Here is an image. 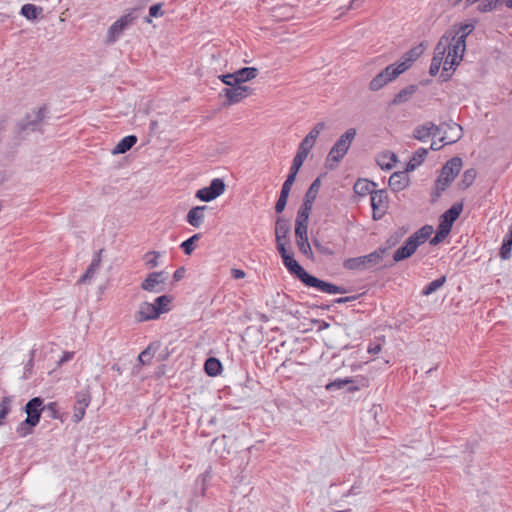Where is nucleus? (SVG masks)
<instances>
[{
	"instance_id": "nucleus-2",
	"label": "nucleus",
	"mask_w": 512,
	"mask_h": 512,
	"mask_svg": "<svg viewBox=\"0 0 512 512\" xmlns=\"http://www.w3.org/2000/svg\"><path fill=\"white\" fill-rule=\"evenodd\" d=\"M433 227L431 225H424L416 232H414L405 243L399 247L393 254L394 262H400L411 257L418 247L424 244L432 235Z\"/></svg>"
},
{
	"instance_id": "nucleus-29",
	"label": "nucleus",
	"mask_w": 512,
	"mask_h": 512,
	"mask_svg": "<svg viewBox=\"0 0 512 512\" xmlns=\"http://www.w3.org/2000/svg\"><path fill=\"white\" fill-rule=\"evenodd\" d=\"M138 320H155L159 317L153 303L143 302L138 311Z\"/></svg>"
},
{
	"instance_id": "nucleus-48",
	"label": "nucleus",
	"mask_w": 512,
	"mask_h": 512,
	"mask_svg": "<svg viewBox=\"0 0 512 512\" xmlns=\"http://www.w3.org/2000/svg\"><path fill=\"white\" fill-rule=\"evenodd\" d=\"M200 237V234H194L193 236H191L190 238L181 243L180 247L186 255H190L194 251V242L199 240Z\"/></svg>"
},
{
	"instance_id": "nucleus-64",
	"label": "nucleus",
	"mask_w": 512,
	"mask_h": 512,
	"mask_svg": "<svg viewBox=\"0 0 512 512\" xmlns=\"http://www.w3.org/2000/svg\"><path fill=\"white\" fill-rule=\"evenodd\" d=\"M232 276L235 279H242V278L245 277V272L243 270H240V269H233L232 270Z\"/></svg>"
},
{
	"instance_id": "nucleus-23",
	"label": "nucleus",
	"mask_w": 512,
	"mask_h": 512,
	"mask_svg": "<svg viewBox=\"0 0 512 512\" xmlns=\"http://www.w3.org/2000/svg\"><path fill=\"white\" fill-rule=\"evenodd\" d=\"M321 187V180L320 178H316L308 188L301 207H306V209L312 210L313 203L319 193Z\"/></svg>"
},
{
	"instance_id": "nucleus-56",
	"label": "nucleus",
	"mask_w": 512,
	"mask_h": 512,
	"mask_svg": "<svg viewBox=\"0 0 512 512\" xmlns=\"http://www.w3.org/2000/svg\"><path fill=\"white\" fill-rule=\"evenodd\" d=\"M296 176L297 175L289 172L285 182L282 185L281 192L286 193V194L290 193L292 185L295 182Z\"/></svg>"
},
{
	"instance_id": "nucleus-17",
	"label": "nucleus",
	"mask_w": 512,
	"mask_h": 512,
	"mask_svg": "<svg viewBox=\"0 0 512 512\" xmlns=\"http://www.w3.org/2000/svg\"><path fill=\"white\" fill-rule=\"evenodd\" d=\"M442 130L443 126H437L432 122H427L423 125L417 126L413 132V136L419 141H425L430 136H440Z\"/></svg>"
},
{
	"instance_id": "nucleus-46",
	"label": "nucleus",
	"mask_w": 512,
	"mask_h": 512,
	"mask_svg": "<svg viewBox=\"0 0 512 512\" xmlns=\"http://www.w3.org/2000/svg\"><path fill=\"white\" fill-rule=\"evenodd\" d=\"M344 268L348 270H356V269H363L365 268L364 260L361 257L357 258H349L344 261L343 263Z\"/></svg>"
},
{
	"instance_id": "nucleus-50",
	"label": "nucleus",
	"mask_w": 512,
	"mask_h": 512,
	"mask_svg": "<svg viewBox=\"0 0 512 512\" xmlns=\"http://www.w3.org/2000/svg\"><path fill=\"white\" fill-rule=\"evenodd\" d=\"M314 144L315 142L313 140L305 136L300 142L297 152L307 157L311 149L314 147Z\"/></svg>"
},
{
	"instance_id": "nucleus-54",
	"label": "nucleus",
	"mask_w": 512,
	"mask_h": 512,
	"mask_svg": "<svg viewBox=\"0 0 512 512\" xmlns=\"http://www.w3.org/2000/svg\"><path fill=\"white\" fill-rule=\"evenodd\" d=\"M288 197H289V194L280 192V196L275 205V211L277 213H282L284 211L286 204H287Z\"/></svg>"
},
{
	"instance_id": "nucleus-52",
	"label": "nucleus",
	"mask_w": 512,
	"mask_h": 512,
	"mask_svg": "<svg viewBox=\"0 0 512 512\" xmlns=\"http://www.w3.org/2000/svg\"><path fill=\"white\" fill-rule=\"evenodd\" d=\"M325 128L326 125L324 122H318L306 136L316 142V139Z\"/></svg>"
},
{
	"instance_id": "nucleus-35",
	"label": "nucleus",
	"mask_w": 512,
	"mask_h": 512,
	"mask_svg": "<svg viewBox=\"0 0 512 512\" xmlns=\"http://www.w3.org/2000/svg\"><path fill=\"white\" fill-rule=\"evenodd\" d=\"M428 150L426 148H419L413 155L412 159L407 164V171L414 170L419 166L426 158Z\"/></svg>"
},
{
	"instance_id": "nucleus-18",
	"label": "nucleus",
	"mask_w": 512,
	"mask_h": 512,
	"mask_svg": "<svg viewBox=\"0 0 512 512\" xmlns=\"http://www.w3.org/2000/svg\"><path fill=\"white\" fill-rule=\"evenodd\" d=\"M440 141L444 144H452L457 142L462 136V128L457 123L443 124Z\"/></svg>"
},
{
	"instance_id": "nucleus-21",
	"label": "nucleus",
	"mask_w": 512,
	"mask_h": 512,
	"mask_svg": "<svg viewBox=\"0 0 512 512\" xmlns=\"http://www.w3.org/2000/svg\"><path fill=\"white\" fill-rule=\"evenodd\" d=\"M206 209H207V206H205V205L204 206H195V207L191 208L186 216L187 222L195 228L200 227L204 222V218H205L204 212Z\"/></svg>"
},
{
	"instance_id": "nucleus-59",
	"label": "nucleus",
	"mask_w": 512,
	"mask_h": 512,
	"mask_svg": "<svg viewBox=\"0 0 512 512\" xmlns=\"http://www.w3.org/2000/svg\"><path fill=\"white\" fill-rule=\"evenodd\" d=\"M161 4H154L152 5L150 8H149V15L151 17H159L161 16L163 13L161 11Z\"/></svg>"
},
{
	"instance_id": "nucleus-12",
	"label": "nucleus",
	"mask_w": 512,
	"mask_h": 512,
	"mask_svg": "<svg viewBox=\"0 0 512 512\" xmlns=\"http://www.w3.org/2000/svg\"><path fill=\"white\" fill-rule=\"evenodd\" d=\"M303 283L308 287H314L327 294L346 293V290L344 288L320 280L317 277L312 276L310 274L305 276V280L303 281Z\"/></svg>"
},
{
	"instance_id": "nucleus-1",
	"label": "nucleus",
	"mask_w": 512,
	"mask_h": 512,
	"mask_svg": "<svg viewBox=\"0 0 512 512\" xmlns=\"http://www.w3.org/2000/svg\"><path fill=\"white\" fill-rule=\"evenodd\" d=\"M465 52V35L449 37L443 35L438 41L432 60L443 65L441 77L444 81L451 77L449 70L454 71L463 59Z\"/></svg>"
},
{
	"instance_id": "nucleus-6",
	"label": "nucleus",
	"mask_w": 512,
	"mask_h": 512,
	"mask_svg": "<svg viewBox=\"0 0 512 512\" xmlns=\"http://www.w3.org/2000/svg\"><path fill=\"white\" fill-rule=\"evenodd\" d=\"M403 73V68H398V66L394 64L388 65L385 69L379 72L369 83V89L371 91H379L385 85L395 80L400 74Z\"/></svg>"
},
{
	"instance_id": "nucleus-32",
	"label": "nucleus",
	"mask_w": 512,
	"mask_h": 512,
	"mask_svg": "<svg viewBox=\"0 0 512 512\" xmlns=\"http://www.w3.org/2000/svg\"><path fill=\"white\" fill-rule=\"evenodd\" d=\"M416 91V86L410 85L400 90L393 98L392 104L399 105L408 101Z\"/></svg>"
},
{
	"instance_id": "nucleus-40",
	"label": "nucleus",
	"mask_w": 512,
	"mask_h": 512,
	"mask_svg": "<svg viewBox=\"0 0 512 512\" xmlns=\"http://www.w3.org/2000/svg\"><path fill=\"white\" fill-rule=\"evenodd\" d=\"M37 426L33 422H29V419H25L20 422L16 428V433L19 437L24 438L33 433V428Z\"/></svg>"
},
{
	"instance_id": "nucleus-37",
	"label": "nucleus",
	"mask_w": 512,
	"mask_h": 512,
	"mask_svg": "<svg viewBox=\"0 0 512 512\" xmlns=\"http://www.w3.org/2000/svg\"><path fill=\"white\" fill-rule=\"evenodd\" d=\"M172 301V298L168 295H162L155 299L154 301V307L157 310V314L160 316L161 314L168 312L170 310V303Z\"/></svg>"
},
{
	"instance_id": "nucleus-3",
	"label": "nucleus",
	"mask_w": 512,
	"mask_h": 512,
	"mask_svg": "<svg viewBox=\"0 0 512 512\" xmlns=\"http://www.w3.org/2000/svg\"><path fill=\"white\" fill-rule=\"evenodd\" d=\"M355 137H356V129L349 128L338 138V140L334 143V145L330 149L327 159H326V164L329 169L336 168L338 163L347 154Z\"/></svg>"
},
{
	"instance_id": "nucleus-63",
	"label": "nucleus",
	"mask_w": 512,
	"mask_h": 512,
	"mask_svg": "<svg viewBox=\"0 0 512 512\" xmlns=\"http://www.w3.org/2000/svg\"><path fill=\"white\" fill-rule=\"evenodd\" d=\"M73 356H74V352H69V351L64 352L62 357L58 361V364L61 365L65 362L70 361L73 358Z\"/></svg>"
},
{
	"instance_id": "nucleus-45",
	"label": "nucleus",
	"mask_w": 512,
	"mask_h": 512,
	"mask_svg": "<svg viewBox=\"0 0 512 512\" xmlns=\"http://www.w3.org/2000/svg\"><path fill=\"white\" fill-rule=\"evenodd\" d=\"M161 257V253L158 251H149L144 255V260L146 266L149 268H155L159 265V258Z\"/></svg>"
},
{
	"instance_id": "nucleus-8",
	"label": "nucleus",
	"mask_w": 512,
	"mask_h": 512,
	"mask_svg": "<svg viewBox=\"0 0 512 512\" xmlns=\"http://www.w3.org/2000/svg\"><path fill=\"white\" fill-rule=\"evenodd\" d=\"M373 219H381L388 209V196L386 190H375L370 196Z\"/></svg>"
},
{
	"instance_id": "nucleus-11",
	"label": "nucleus",
	"mask_w": 512,
	"mask_h": 512,
	"mask_svg": "<svg viewBox=\"0 0 512 512\" xmlns=\"http://www.w3.org/2000/svg\"><path fill=\"white\" fill-rule=\"evenodd\" d=\"M291 230L290 223L287 219L283 217H278L275 223V240L277 250L282 248H286V245L289 243V233Z\"/></svg>"
},
{
	"instance_id": "nucleus-60",
	"label": "nucleus",
	"mask_w": 512,
	"mask_h": 512,
	"mask_svg": "<svg viewBox=\"0 0 512 512\" xmlns=\"http://www.w3.org/2000/svg\"><path fill=\"white\" fill-rule=\"evenodd\" d=\"M441 66H443V65L440 64L439 62H436V61L432 60L430 68H429V74L431 76H436L437 73L439 72V69H440Z\"/></svg>"
},
{
	"instance_id": "nucleus-10",
	"label": "nucleus",
	"mask_w": 512,
	"mask_h": 512,
	"mask_svg": "<svg viewBox=\"0 0 512 512\" xmlns=\"http://www.w3.org/2000/svg\"><path fill=\"white\" fill-rule=\"evenodd\" d=\"M278 252L281 255L283 264L287 270L291 274L296 275L297 278L303 282L305 280V276H307L309 273L302 268V266L293 258V255L290 254L286 248L281 247Z\"/></svg>"
},
{
	"instance_id": "nucleus-57",
	"label": "nucleus",
	"mask_w": 512,
	"mask_h": 512,
	"mask_svg": "<svg viewBox=\"0 0 512 512\" xmlns=\"http://www.w3.org/2000/svg\"><path fill=\"white\" fill-rule=\"evenodd\" d=\"M313 245L321 254L328 255V256H333L335 254L331 248L321 244L320 241H318L316 239L313 240Z\"/></svg>"
},
{
	"instance_id": "nucleus-19",
	"label": "nucleus",
	"mask_w": 512,
	"mask_h": 512,
	"mask_svg": "<svg viewBox=\"0 0 512 512\" xmlns=\"http://www.w3.org/2000/svg\"><path fill=\"white\" fill-rule=\"evenodd\" d=\"M311 210L300 207L295 221V236L308 234V220Z\"/></svg>"
},
{
	"instance_id": "nucleus-31",
	"label": "nucleus",
	"mask_w": 512,
	"mask_h": 512,
	"mask_svg": "<svg viewBox=\"0 0 512 512\" xmlns=\"http://www.w3.org/2000/svg\"><path fill=\"white\" fill-rule=\"evenodd\" d=\"M511 251H512V225L509 227V229L503 239L501 248H500L499 255H500L501 259H503V260L510 259Z\"/></svg>"
},
{
	"instance_id": "nucleus-34",
	"label": "nucleus",
	"mask_w": 512,
	"mask_h": 512,
	"mask_svg": "<svg viewBox=\"0 0 512 512\" xmlns=\"http://www.w3.org/2000/svg\"><path fill=\"white\" fill-rule=\"evenodd\" d=\"M296 243L298 246L299 251L308 257L309 259H313V253L312 249L308 240V234L307 235H299L296 236Z\"/></svg>"
},
{
	"instance_id": "nucleus-24",
	"label": "nucleus",
	"mask_w": 512,
	"mask_h": 512,
	"mask_svg": "<svg viewBox=\"0 0 512 512\" xmlns=\"http://www.w3.org/2000/svg\"><path fill=\"white\" fill-rule=\"evenodd\" d=\"M164 271H157L150 273L147 278L141 283V288L145 291H155V286L164 283L166 278L164 277Z\"/></svg>"
},
{
	"instance_id": "nucleus-49",
	"label": "nucleus",
	"mask_w": 512,
	"mask_h": 512,
	"mask_svg": "<svg viewBox=\"0 0 512 512\" xmlns=\"http://www.w3.org/2000/svg\"><path fill=\"white\" fill-rule=\"evenodd\" d=\"M386 253V249H380L371 252L368 255L362 256L364 263H378V261L382 258V256Z\"/></svg>"
},
{
	"instance_id": "nucleus-44",
	"label": "nucleus",
	"mask_w": 512,
	"mask_h": 512,
	"mask_svg": "<svg viewBox=\"0 0 512 512\" xmlns=\"http://www.w3.org/2000/svg\"><path fill=\"white\" fill-rule=\"evenodd\" d=\"M354 381L352 378H344V379H336L330 383H328L325 388L326 390L328 391H333V390H337V389H342L344 388L345 386L349 385V384H352Z\"/></svg>"
},
{
	"instance_id": "nucleus-28",
	"label": "nucleus",
	"mask_w": 512,
	"mask_h": 512,
	"mask_svg": "<svg viewBox=\"0 0 512 512\" xmlns=\"http://www.w3.org/2000/svg\"><path fill=\"white\" fill-rule=\"evenodd\" d=\"M102 249L99 250L95 255H94V258L92 259L90 265L88 266L86 272L84 273V275L79 279V283H84L86 282L88 279H91L94 274L98 271V269L100 268V264H101V253H102Z\"/></svg>"
},
{
	"instance_id": "nucleus-25",
	"label": "nucleus",
	"mask_w": 512,
	"mask_h": 512,
	"mask_svg": "<svg viewBox=\"0 0 512 512\" xmlns=\"http://www.w3.org/2000/svg\"><path fill=\"white\" fill-rule=\"evenodd\" d=\"M137 143L135 135H128L122 138L117 145L113 148L112 154H124L129 151Z\"/></svg>"
},
{
	"instance_id": "nucleus-5",
	"label": "nucleus",
	"mask_w": 512,
	"mask_h": 512,
	"mask_svg": "<svg viewBox=\"0 0 512 512\" xmlns=\"http://www.w3.org/2000/svg\"><path fill=\"white\" fill-rule=\"evenodd\" d=\"M137 19L136 11L133 10L116 20L108 29L106 34V44H113L122 35L125 29L130 27Z\"/></svg>"
},
{
	"instance_id": "nucleus-43",
	"label": "nucleus",
	"mask_w": 512,
	"mask_h": 512,
	"mask_svg": "<svg viewBox=\"0 0 512 512\" xmlns=\"http://www.w3.org/2000/svg\"><path fill=\"white\" fill-rule=\"evenodd\" d=\"M405 233H406L405 230H398V231L394 232L385 241V246L380 247V249H386V252H387L389 249L395 247L401 241V239Z\"/></svg>"
},
{
	"instance_id": "nucleus-16",
	"label": "nucleus",
	"mask_w": 512,
	"mask_h": 512,
	"mask_svg": "<svg viewBox=\"0 0 512 512\" xmlns=\"http://www.w3.org/2000/svg\"><path fill=\"white\" fill-rule=\"evenodd\" d=\"M46 115V107H40L37 111H33L31 114H27L26 118L23 119L19 127L21 130L34 131L38 128L39 124L44 120Z\"/></svg>"
},
{
	"instance_id": "nucleus-4",
	"label": "nucleus",
	"mask_w": 512,
	"mask_h": 512,
	"mask_svg": "<svg viewBox=\"0 0 512 512\" xmlns=\"http://www.w3.org/2000/svg\"><path fill=\"white\" fill-rule=\"evenodd\" d=\"M461 168L462 159L460 157H453L443 165L441 173L435 183V188L438 195L445 191L446 188L453 182L455 177L459 174Z\"/></svg>"
},
{
	"instance_id": "nucleus-47",
	"label": "nucleus",
	"mask_w": 512,
	"mask_h": 512,
	"mask_svg": "<svg viewBox=\"0 0 512 512\" xmlns=\"http://www.w3.org/2000/svg\"><path fill=\"white\" fill-rule=\"evenodd\" d=\"M12 397L5 396L0 401V419L3 421L11 411Z\"/></svg>"
},
{
	"instance_id": "nucleus-51",
	"label": "nucleus",
	"mask_w": 512,
	"mask_h": 512,
	"mask_svg": "<svg viewBox=\"0 0 512 512\" xmlns=\"http://www.w3.org/2000/svg\"><path fill=\"white\" fill-rule=\"evenodd\" d=\"M306 158L307 157L305 155L297 152L293 158L289 172L297 175Z\"/></svg>"
},
{
	"instance_id": "nucleus-22",
	"label": "nucleus",
	"mask_w": 512,
	"mask_h": 512,
	"mask_svg": "<svg viewBox=\"0 0 512 512\" xmlns=\"http://www.w3.org/2000/svg\"><path fill=\"white\" fill-rule=\"evenodd\" d=\"M422 51L423 50L421 46L413 47L403 55L402 60L400 62L395 64L398 66L399 69H401L402 67L404 73L411 67L412 63L419 58V56L422 54Z\"/></svg>"
},
{
	"instance_id": "nucleus-55",
	"label": "nucleus",
	"mask_w": 512,
	"mask_h": 512,
	"mask_svg": "<svg viewBox=\"0 0 512 512\" xmlns=\"http://www.w3.org/2000/svg\"><path fill=\"white\" fill-rule=\"evenodd\" d=\"M219 79L227 86L229 87H234L238 84V81H236L237 77L235 76V72L234 73H228V74H225V75H220L219 76Z\"/></svg>"
},
{
	"instance_id": "nucleus-27",
	"label": "nucleus",
	"mask_w": 512,
	"mask_h": 512,
	"mask_svg": "<svg viewBox=\"0 0 512 512\" xmlns=\"http://www.w3.org/2000/svg\"><path fill=\"white\" fill-rule=\"evenodd\" d=\"M376 186V183L373 181H369L367 179H359L354 184L353 189L357 195L365 196L367 194L371 195V193L376 190Z\"/></svg>"
},
{
	"instance_id": "nucleus-14",
	"label": "nucleus",
	"mask_w": 512,
	"mask_h": 512,
	"mask_svg": "<svg viewBox=\"0 0 512 512\" xmlns=\"http://www.w3.org/2000/svg\"><path fill=\"white\" fill-rule=\"evenodd\" d=\"M463 210L462 203H454L451 208L445 211L440 216L439 227L446 230V233H450L453 223L458 219Z\"/></svg>"
},
{
	"instance_id": "nucleus-62",
	"label": "nucleus",
	"mask_w": 512,
	"mask_h": 512,
	"mask_svg": "<svg viewBox=\"0 0 512 512\" xmlns=\"http://www.w3.org/2000/svg\"><path fill=\"white\" fill-rule=\"evenodd\" d=\"M184 274H185V269H184V267H180V268H178V269L174 272V274H173V279H174V281L178 282V281L182 280V279H183V277H184Z\"/></svg>"
},
{
	"instance_id": "nucleus-20",
	"label": "nucleus",
	"mask_w": 512,
	"mask_h": 512,
	"mask_svg": "<svg viewBox=\"0 0 512 512\" xmlns=\"http://www.w3.org/2000/svg\"><path fill=\"white\" fill-rule=\"evenodd\" d=\"M406 171L394 172L389 178V187L394 192H399L408 187L410 183L409 176Z\"/></svg>"
},
{
	"instance_id": "nucleus-53",
	"label": "nucleus",
	"mask_w": 512,
	"mask_h": 512,
	"mask_svg": "<svg viewBox=\"0 0 512 512\" xmlns=\"http://www.w3.org/2000/svg\"><path fill=\"white\" fill-rule=\"evenodd\" d=\"M448 235H449V233H446V230H444L443 228L438 226L435 236L430 239V245H432V246L438 245Z\"/></svg>"
},
{
	"instance_id": "nucleus-15",
	"label": "nucleus",
	"mask_w": 512,
	"mask_h": 512,
	"mask_svg": "<svg viewBox=\"0 0 512 512\" xmlns=\"http://www.w3.org/2000/svg\"><path fill=\"white\" fill-rule=\"evenodd\" d=\"M45 409L43 406V399L40 397H34L31 400H29L24 408L25 413L27 414V419H29V422H33L36 425H38L41 413Z\"/></svg>"
},
{
	"instance_id": "nucleus-58",
	"label": "nucleus",
	"mask_w": 512,
	"mask_h": 512,
	"mask_svg": "<svg viewBox=\"0 0 512 512\" xmlns=\"http://www.w3.org/2000/svg\"><path fill=\"white\" fill-rule=\"evenodd\" d=\"M382 341L383 340H377L375 342H371L369 345H368V348H367V352L371 355H376L378 354L381 349H382Z\"/></svg>"
},
{
	"instance_id": "nucleus-36",
	"label": "nucleus",
	"mask_w": 512,
	"mask_h": 512,
	"mask_svg": "<svg viewBox=\"0 0 512 512\" xmlns=\"http://www.w3.org/2000/svg\"><path fill=\"white\" fill-rule=\"evenodd\" d=\"M446 283V276H441L438 279L428 283L421 291V295L429 296L440 289Z\"/></svg>"
},
{
	"instance_id": "nucleus-26",
	"label": "nucleus",
	"mask_w": 512,
	"mask_h": 512,
	"mask_svg": "<svg viewBox=\"0 0 512 512\" xmlns=\"http://www.w3.org/2000/svg\"><path fill=\"white\" fill-rule=\"evenodd\" d=\"M376 162L382 170H391L397 162V156L390 151H386L377 156Z\"/></svg>"
},
{
	"instance_id": "nucleus-13",
	"label": "nucleus",
	"mask_w": 512,
	"mask_h": 512,
	"mask_svg": "<svg viewBox=\"0 0 512 512\" xmlns=\"http://www.w3.org/2000/svg\"><path fill=\"white\" fill-rule=\"evenodd\" d=\"M90 402L91 396L88 390H82L76 393L74 413L72 416L75 423H78L83 419L86 408L89 406Z\"/></svg>"
},
{
	"instance_id": "nucleus-7",
	"label": "nucleus",
	"mask_w": 512,
	"mask_h": 512,
	"mask_svg": "<svg viewBox=\"0 0 512 512\" xmlns=\"http://www.w3.org/2000/svg\"><path fill=\"white\" fill-rule=\"evenodd\" d=\"M225 188V182L221 178H214L209 186L199 189L195 196L203 202H210L222 195Z\"/></svg>"
},
{
	"instance_id": "nucleus-42",
	"label": "nucleus",
	"mask_w": 512,
	"mask_h": 512,
	"mask_svg": "<svg viewBox=\"0 0 512 512\" xmlns=\"http://www.w3.org/2000/svg\"><path fill=\"white\" fill-rule=\"evenodd\" d=\"M476 175H477V173L474 168L467 169L463 173L461 181L459 183L460 188L467 189L468 187H470L473 184V182L475 181Z\"/></svg>"
},
{
	"instance_id": "nucleus-30",
	"label": "nucleus",
	"mask_w": 512,
	"mask_h": 512,
	"mask_svg": "<svg viewBox=\"0 0 512 512\" xmlns=\"http://www.w3.org/2000/svg\"><path fill=\"white\" fill-rule=\"evenodd\" d=\"M258 74L259 71L256 67H244L235 71V76L237 77L236 81H238V84L241 85L256 78Z\"/></svg>"
},
{
	"instance_id": "nucleus-41",
	"label": "nucleus",
	"mask_w": 512,
	"mask_h": 512,
	"mask_svg": "<svg viewBox=\"0 0 512 512\" xmlns=\"http://www.w3.org/2000/svg\"><path fill=\"white\" fill-rule=\"evenodd\" d=\"M505 1L506 0H483L478 5V10L483 13L490 12L505 4Z\"/></svg>"
},
{
	"instance_id": "nucleus-9",
	"label": "nucleus",
	"mask_w": 512,
	"mask_h": 512,
	"mask_svg": "<svg viewBox=\"0 0 512 512\" xmlns=\"http://www.w3.org/2000/svg\"><path fill=\"white\" fill-rule=\"evenodd\" d=\"M252 92L253 89L249 86L237 84L234 87L224 88L221 94L225 95V97L227 98L226 105H233L239 103L240 101L251 95Z\"/></svg>"
},
{
	"instance_id": "nucleus-38",
	"label": "nucleus",
	"mask_w": 512,
	"mask_h": 512,
	"mask_svg": "<svg viewBox=\"0 0 512 512\" xmlns=\"http://www.w3.org/2000/svg\"><path fill=\"white\" fill-rule=\"evenodd\" d=\"M205 371L209 376H216L222 369L221 362L216 358H208L204 365Z\"/></svg>"
},
{
	"instance_id": "nucleus-61",
	"label": "nucleus",
	"mask_w": 512,
	"mask_h": 512,
	"mask_svg": "<svg viewBox=\"0 0 512 512\" xmlns=\"http://www.w3.org/2000/svg\"><path fill=\"white\" fill-rule=\"evenodd\" d=\"M473 30V26L471 25H463L460 28V31L455 34L454 36H463L465 35V38L468 36V34Z\"/></svg>"
},
{
	"instance_id": "nucleus-33",
	"label": "nucleus",
	"mask_w": 512,
	"mask_h": 512,
	"mask_svg": "<svg viewBox=\"0 0 512 512\" xmlns=\"http://www.w3.org/2000/svg\"><path fill=\"white\" fill-rule=\"evenodd\" d=\"M159 343L154 342L151 343L145 350H143L139 356L138 360L142 365H147L151 363L152 358L154 357V354L156 350L159 348Z\"/></svg>"
},
{
	"instance_id": "nucleus-39",
	"label": "nucleus",
	"mask_w": 512,
	"mask_h": 512,
	"mask_svg": "<svg viewBox=\"0 0 512 512\" xmlns=\"http://www.w3.org/2000/svg\"><path fill=\"white\" fill-rule=\"evenodd\" d=\"M41 12L42 8L34 4H25L21 8V14L28 20H35Z\"/></svg>"
}]
</instances>
